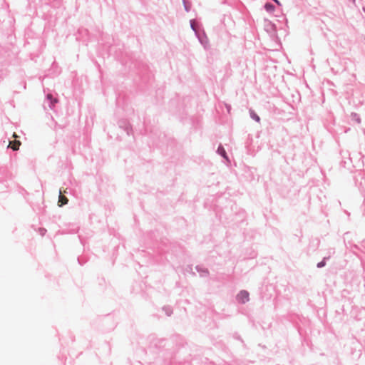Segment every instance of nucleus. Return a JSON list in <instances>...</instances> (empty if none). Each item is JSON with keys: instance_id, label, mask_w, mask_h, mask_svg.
Listing matches in <instances>:
<instances>
[{"instance_id": "obj_1", "label": "nucleus", "mask_w": 365, "mask_h": 365, "mask_svg": "<svg viewBox=\"0 0 365 365\" xmlns=\"http://www.w3.org/2000/svg\"><path fill=\"white\" fill-rule=\"evenodd\" d=\"M237 299L240 302L244 304L249 300V293L247 291H242L237 295Z\"/></svg>"}, {"instance_id": "obj_2", "label": "nucleus", "mask_w": 365, "mask_h": 365, "mask_svg": "<svg viewBox=\"0 0 365 365\" xmlns=\"http://www.w3.org/2000/svg\"><path fill=\"white\" fill-rule=\"evenodd\" d=\"M68 201V198L66 197H65L64 195H63L61 190H60V195L58 197V205L60 207H61V206L67 204Z\"/></svg>"}, {"instance_id": "obj_3", "label": "nucleus", "mask_w": 365, "mask_h": 365, "mask_svg": "<svg viewBox=\"0 0 365 365\" xmlns=\"http://www.w3.org/2000/svg\"><path fill=\"white\" fill-rule=\"evenodd\" d=\"M21 145V142L19 140H14L13 142H10L9 146L14 150H18L19 148V146Z\"/></svg>"}, {"instance_id": "obj_4", "label": "nucleus", "mask_w": 365, "mask_h": 365, "mask_svg": "<svg viewBox=\"0 0 365 365\" xmlns=\"http://www.w3.org/2000/svg\"><path fill=\"white\" fill-rule=\"evenodd\" d=\"M264 8L268 12H273L274 11V5L269 3H267L264 6Z\"/></svg>"}, {"instance_id": "obj_5", "label": "nucleus", "mask_w": 365, "mask_h": 365, "mask_svg": "<svg viewBox=\"0 0 365 365\" xmlns=\"http://www.w3.org/2000/svg\"><path fill=\"white\" fill-rule=\"evenodd\" d=\"M218 153H219L222 156H223L225 158L227 159V155H226V152H225V149H224V148H223V147L220 146V147L218 148Z\"/></svg>"}, {"instance_id": "obj_6", "label": "nucleus", "mask_w": 365, "mask_h": 365, "mask_svg": "<svg viewBox=\"0 0 365 365\" xmlns=\"http://www.w3.org/2000/svg\"><path fill=\"white\" fill-rule=\"evenodd\" d=\"M252 117L257 122L259 121V118L258 115H257L255 113L252 114Z\"/></svg>"}, {"instance_id": "obj_7", "label": "nucleus", "mask_w": 365, "mask_h": 365, "mask_svg": "<svg viewBox=\"0 0 365 365\" xmlns=\"http://www.w3.org/2000/svg\"><path fill=\"white\" fill-rule=\"evenodd\" d=\"M324 265H325V262L323 261V262H321L318 263L317 267H322Z\"/></svg>"}, {"instance_id": "obj_8", "label": "nucleus", "mask_w": 365, "mask_h": 365, "mask_svg": "<svg viewBox=\"0 0 365 365\" xmlns=\"http://www.w3.org/2000/svg\"><path fill=\"white\" fill-rule=\"evenodd\" d=\"M47 98L48 99L51 100V101H53V96L51 94H48L47 95Z\"/></svg>"}, {"instance_id": "obj_9", "label": "nucleus", "mask_w": 365, "mask_h": 365, "mask_svg": "<svg viewBox=\"0 0 365 365\" xmlns=\"http://www.w3.org/2000/svg\"><path fill=\"white\" fill-rule=\"evenodd\" d=\"M13 136H14V138H17L18 137V135L16 133H14Z\"/></svg>"}, {"instance_id": "obj_10", "label": "nucleus", "mask_w": 365, "mask_h": 365, "mask_svg": "<svg viewBox=\"0 0 365 365\" xmlns=\"http://www.w3.org/2000/svg\"><path fill=\"white\" fill-rule=\"evenodd\" d=\"M57 102H58L57 99H56V98L53 99V103H57Z\"/></svg>"}, {"instance_id": "obj_11", "label": "nucleus", "mask_w": 365, "mask_h": 365, "mask_svg": "<svg viewBox=\"0 0 365 365\" xmlns=\"http://www.w3.org/2000/svg\"><path fill=\"white\" fill-rule=\"evenodd\" d=\"M277 4H280L279 1L278 0H277V1H275Z\"/></svg>"}, {"instance_id": "obj_12", "label": "nucleus", "mask_w": 365, "mask_h": 365, "mask_svg": "<svg viewBox=\"0 0 365 365\" xmlns=\"http://www.w3.org/2000/svg\"><path fill=\"white\" fill-rule=\"evenodd\" d=\"M274 1H277V0H273Z\"/></svg>"}]
</instances>
